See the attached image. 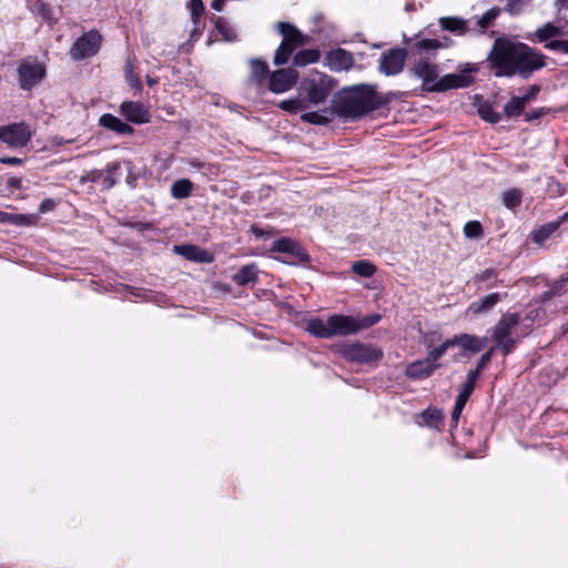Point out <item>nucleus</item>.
Listing matches in <instances>:
<instances>
[{
	"instance_id": "5fc2aeb1",
	"label": "nucleus",
	"mask_w": 568,
	"mask_h": 568,
	"mask_svg": "<svg viewBox=\"0 0 568 568\" xmlns=\"http://www.w3.org/2000/svg\"><path fill=\"white\" fill-rule=\"evenodd\" d=\"M491 354H493V348L489 349L488 352H486L485 354L481 355V357L479 358L478 363H477V366L475 369H473L471 372H477V375L479 376L480 375V372L487 366V364L490 362V358H491Z\"/></svg>"
},
{
	"instance_id": "774afa93",
	"label": "nucleus",
	"mask_w": 568,
	"mask_h": 568,
	"mask_svg": "<svg viewBox=\"0 0 568 568\" xmlns=\"http://www.w3.org/2000/svg\"><path fill=\"white\" fill-rule=\"evenodd\" d=\"M146 83H148V85L153 87V85H155L158 83V79L151 78V77H146Z\"/></svg>"
},
{
	"instance_id": "8fccbe9b",
	"label": "nucleus",
	"mask_w": 568,
	"mask_h": 568,
	"mask_svg": "<svg viewBox=\"0 0 568 568\" xmlns=\"http://www.w3.org/2000/svg\"><path fill=\"white\" fill-rule=\"evenodd\" d=\"M381 318L382 316L379 314H369L362 318H357L358 332L375 325L381 321Z\"/></svg>"
},
{
	"instance_id": "de8ad7c7",
	"label": "nucleus",
	"mask_w": 568,
	"mask_h": 568,
	"mask_svg": "<svg viewBox=\"0 0 568 568\" xmlns=\"http://www.w3.org/2000/svg\"><path fill=\"white\" fill-rule=\"evenodd\" d=\"M215 26L220 33L225 38V40L233 41L235 39L233 30L227 26V22L223 18L219 17L216 19Z\"/></svg>"
},
{
	"instance_id": "412c9836",
	"label": "nucleus",
	"mask_w": 568,
	"mask_h": 568,
	"mask_svg": "<svg viewBox=\"0 0 568 568\" xmlns=\"http://www.w3.org/2000/svg\"><path fill=\"white\" fill-rule=\"evenodd\" d=\"M438 22L443 30L453 32L456 36H464L473 30L471 19L465 20L458 17H443Z\"/></svg>"
},
{
	"instance_id": "e433bc0d",
	"label": "nucleus",
	"mask_w": 568,
	"mask_h": 568,
	"mask_svg": "<svg viewBox=\"0 0 568 568\" xmlns=\"http://www.w3.org/2000/svg\"><path fill=\"white\" fill-rule=\"evenodd\" d=\"M352 271L358 276L372 277L376 272V266L366 260H359L352 265Z\"/></svg>"
},
{
	"instance_id": "3c124183",
	"label": "nucleus",
	"mask_w": 568,
	"mask_h": 568,
	"mask_svg": "<svg viewBox=\"0 0 568 568\" xmlns=\"http://www.w3.org/2000/svg\"><path fill=\"white\" fill-rule=\"evenodd\" d=\"M545 48L551 51H558L568 54V39L567 40H551L545 44Z\"/></svg>"
},
{
	"instance_id": "0e129e2a",
	"label": "nucleus",
	"mask_w": 568,
	"mask_h": 568,
	"mask_svg": "<svg viewBox=\"0 0 568 568\" xmlns=\"http://www.w3.org/2000/svg\"><path fill=\"white\" fill-rule=\"evenodd\" d=\"M462 412L463 410H456V408L454 407V410L452 413V422L454 424V427L457 426Z\"/></svg>"
},
{
	"instance_id": "f3484780",
	"label": "nucleus",
	"mask_w": 568,
	"mask_h": 568,
	"mask_svg": "<svg viewBox=\"0 0 568 568\" xmlns=\"http://www.w3.org/2000/svg\"><path fill=\"white\" fill-rule=\"evenodd\" d=\"M120 112L130 122L136 124L150 122V112L140 102L124 101L120 105Z\"/></svg>"
},
{
	"instance_id": "b1692460",
	"label": "nucleus",
	"mask_w": 568,
	"mask_h": 568,
	"mask_svg": "<svg viewBox=\"0 0 568 568\" xmlns=\"http://www.w3.org/2000/svg\"><path fill=\"white\" fill-rule=\"evenodd\" d=\"M305 329L317 338H329L328 317H312L305 322Z\"/></svg>"
},
{
	"instance_id": "338daca9",
	"label": "nucleus",
	"mask_w": 568,
	"mask_h": 568,
	"mask_svg": "<svg viewBox=\"0 0 568 568\" xmlns=\"http://www.w3.org/2000/svg\"><path fill=\"white\" fill-rule=\"evenodd\" d=\"M252 233L256 236V237H263L265 235V232L262 230V229H258V227H253L252 229Z\"/></svg>"
},
{
	"instance_id": "79ce46f5",
	"label": "nucleus",
	"mask_w": 568,
	"mask_h": 568,
	"mask_svg": "<svg viewBox=\"0 0 568 568\" xmlns=\"http://www.w3.org/2000/svg\"><path fill=\"white\" fill-rule=\"evenodd\" d=\"M293 51L294 50L288 48L286 43L282 42L274 54V64L283 65L287 63Z\"/></svg>"
},
{
	"instance_id": "6e6d98bb",
	"label": "nucleus",
	"mask_w": 568,
	"mask_h": 568,
	"mask_svg": "<svg viewBox=\"0 0 568 568\" xmlns=\"http://www.w3.org/2000/svg\"><path fill=\"white\" fill-rule=\"evenodd\" d=\"M538 92H539V87L532 85L529 88L528 92L525 95L519 97V98L526 105V103L529 102L530 100H532L537 95Z\"/></svg>"
},
{
	"instance_id": "bb28decb",
	"label": "nucleus",
	"mask_w": 568,
	"mask_h": 568,
	"mask_svg": "<svg viewBox=\"0 0 568 568\" xmlns=\"http://www.w3.org/2000/svg\"><path fill=\"white\" fill-rule=\"evenodd\" d=\"M500 14V9L497 7L490 8L481 17L471 19V32L483 33L490 27L493 21Z\"/></svg>"
},
{
	"instance_id": "473e14b6",
	"label": "nucleus",
	"mask_w": 568,
	"mask_h": 568,
	"mask_svg": "<svg viewBox=\"0 0 568 568\" xmlns=\"http://www.w3.org/2000/svg\"><path fill=\"white\" fill-rule=\"evenodd\" d=\"M422 422H419L420 425H425L428 427H434L436 429L439 428V425L442 424L444 419V413L442 409L438 408H428L420 415Z\"/></svg>"
},
{
	"instance_id": "2eb2a0df",
	"label": "nucleus",
	"mask_w": 568,
	"mask_h": 568,
	"mask_svg": "<svg viewBox=\"0 0 568 568\" xmlns=\"http://www.w3.org/2000/svg\"><path fill=\"white\" fill-rule=\"evenodd\" d=\"M329 338L358 333L357 318L351 315L335 314L328 316Z\"/></svg>"
},
{
	"instance_id": "aec40b11",
	"label": "nucleus",
	"mask_w": 568,
	"mask_h": 568,
	"mask_svg": "<svg viewBox=\"0 0 568 568\" xmlns=\"http://www.w3.org/2000/svg\"><path fill=\"white\" fill-rule=\"evenodd\" d=\"M454 346H459L464 351L473 354L479 353L486 346L487 338L470 334H459L452 337Z\"/></svg>"
},
{
	"instance_id": "7ed1b4c3",
	"label": "nucleus",
	"mask_w": 568,
	"mask_h": 568,
	"mask_svg": "<svg viewBox=\"0 0 568 568\" xmlns=\"http://www.w3.org/2000/svg\"><path fill=\"white\" fill-rule=\"evenodd\" d=\"M336 87L337 81L334 78L322 72H313L301 82L300 94L310 110L325 103Z\"/></svg>"
},
{
	"instance_id": "423d86ee",
	"label": "nucleus",
	"mask_w": 568,
	"mask_h": 568,
	"mask_svg": "<svg viewBox=\"0 0 568 568\" xmlns=\"http://www.w3.org/2000/svg\"><path fill=\"white\" fill-rule=\"evenodd\" d=\"M278 106L292 114L302 113L301 120L310 124L325 125L331 121V118L327 115L328 109L324 111H308L301 94L293 99L283 100Z\"/></svg>"
},
{
	"instance_id": "20e7f679",
	"label": "nucleus",
	"mask_w": 568,
	"mask_h": 568,
	"mask_svg": "<svg viewBox=\"0 0 568 568\" xmlns=\"http://www.w3.org/2000/svg\"><path fill=\"white\" fill-rule=\"evenodd\" d=\"M520 322L518 313L504 314L494 327L493 338L496 347L500 348L505 354L513 352L516 341L513 337L516 327Z\"/></svg>"
},
{
	"instance_id": "4d7b16f0",
	"label": "nucleus",
	"mask_w": 568,
	"mask_h": 568,
	"mask_svg": "<svg viewBox=\"0 0 568 568\" xmlns=\"http://www.w3.org/2000/svg\"><path fill=\"white\" fill-rule=\"evenodd\" d=\"M55 206V202L52 199H45L40 204V212L45 213L48 211L53 210Z\"/></svg>"
},
{
	"instance_id": "a878e982",
	"label": "nucleus",
	"mask_w": 568,
	"mask_h": 568,
	"mask_svg": "<svg viewBox=\"0 0 568 568\" xmlns=\"http://www.w3.org/2000/svg\"><path fill=\"white\" fill-rule=\"evenodd\" d=\"M434 341H435V334L427 335L425 337V339H424V344L429 348L428 354H427L426 357L433 364H439L438 359L446 353V351L449 347H453L454 344H453V339L448 338L445 342H443L438 347L430 348L433 343H434Z\"/></svg>"
},
{
	"instance_id": "9b49d317",
	"label": "nucleus",
	"mask_w": 568,
	"mask_h": 568,
	"mask_svg": "<svg viewBox=\"0 0 568 568\" xmlns=\"http://www.w3.org/2000/svg\"><path fill=\"white\" fill-rule=\"evenodd\" d=\"M476 71L477 68L474 64H466V68L458 73H449L440 77L439 82L437 83L436 92L469 87L475 81V78L471 73Z\"/></svg>"
},
{
	"instance_id": "5701e85b",
	"label": "nucleus",
	"mask_w": 568,
	"mask_h": 568,
	"mask_svg": "<svg viewBox=\"0 0 568 568\" xmlns=\"http://www.w3.org/2000/svg\"><path fill=\"white\" fill-rule=\"evenodd\" d=\"M501 296L499 293L488 294L476 302H473L468 308L467 313L471 315H478L480 313H485L490 311L499 301Z\"/></svg>"
},
{
	"instance_id": "c756f323",
	"label": "nucleus",
	"mask_w": 568,
	"mask_h": 568,
	"mask_svg": "<svg viewBox=\"0 0 568 568\" xmlns=\"http://www.w3.org/2000/svg\"><path fill=\"white\" fill-rule=\"evenodd\" d=\"M565 221H561V216L557 221H552L550 223H547L532 233V241L539 245H542L560 226L561 223Z\"/></svg>"
},
{
	"instance_id": "09e8293b",
	"label": "nucleus",
	"mask_w": 568,
	"mask_h": 568,
	"mask_svg": "<svg viewBox=\"0 0 568 568\" xmlns=\"http://www.w3.org/2000/svg\"><path fill=\"white\" fill-rule=\"evenodd\" d=\"M189 8L191 11L192 21L194 24H197L203 11L204 4L202 0H191L189 3Z\"/></svg>"
},
{
	"instance_id": "69168bd1",
	"label": "nucleus",
	"mask_w": 568,
	"mask_h": 568,
	"mask_svg": "<svg viewBox=\"0 0 568 568\" xmlns=\"http://www.w3.org/2000/svg\"><path fill=\"white\" fill-rule=\"evenodd\" d=\"M21 179L12 178L9 180V185L12 187H20Z\"/></svg>"
},
{
	"instance_id": "13d9d810",
	"label": "nucleus",
	"mask_w": 568,
	"mask_h": 568,
	"mask_svg": "<svg viewBox=\"0 0 568 568\" xmlns=\"http://www.w3.org/2000/svg\"><path fill=\"white\" fill-rule=\"evenodd\" d=\"M0 163L7 165H20L22 163V160L14 156H0Z\"/></svg>"
},
{
	"instance_id": "c9c22d12",
	"label": "nucleus",
	"mask_w": 568,
	"mask_h": 568,
	"mask_svg": "<svg viewBox=\"0 0 568 568\" xmlns=\"http://www.w3.org/2000/svg\"><path fill=\"white\" fill-rule=\"evenodd\" d=\"M272 251L274 252H281V253H291V254H297L300 251V246L296 242L290 240V239H280L276 240L272 245Z\"/></svg>"
},
{
	"instance_id": "4be33fe9",
	"label": "nucleus",
	"mask_w": 568,
	"mask_h": 568,
	"mask_svg": "<svg viewBox=\"0 0 568 568\" xmlns=\"http://www.w3.org/2000/svg\"><path fill=\"white\" fill-rule=\"evenodd\" d=\"M250 75L247 79L248 84L261 87L268 73V65L261 59L250 60Z\"/></svg>"
},
{
	"instance_id": "f8f14e48",
	"label": "nucleus",
	"mask_w": 568,
	"mask_h": 568,
	"mask_svg": "<svg viewBox=\"0 0 568 568\" xmlns=\"http://www.w3.org/2000/svg\"><path fill=\"white\" fill-rule=\"evenodd\" d=\"M298 73L296 70L278 69L270 73L268 90L273 93L281 94L290 91L297 82Z\"/></svg>"
},
{
	"instance_id": "6ab92c4d",
	"label": "nucleus",
	"mask_w": 568,
	"mask_h": 568,
	"mask_svg": "<svg viewBox=\"0 0 568 568\" xmlns=\"http://www.w3.org/2000/svg\"><path fill=\"white\" fill-rule=\"evenodd\" d=\"M440 364H433L427 357L415 361L406 366L405 375L412 379H425L430 377Z\"/></svg>"
},
{
	"instance_id": "58836bf2",
	"label": "nucleus",
	"mask_w": 568,
	"mask_h": 568,
	"mask_svg": "<svg viewBox=\"0 0 568 568\" xmlns=\"http://www.w3.org/2000/svg\"><path fill=\"white\" fill-rule=\"evenodd\" d=\"M525 109L524 102L519 97H513L504 106V112L507 116H518Z\"/></svg>"
},
{
	"instance_id": "ea45409f",
	"label": "nucleus",
	"mask_w": 568,
	"mask_h": 568,
	"mask_svg": "<svg viewBox=\"0 0 568 568\" xmlns=\"http://www.w3.org/2000/svg\"><path fill=\"white\" fill-rule=\"evenodd\" d=\"M521 192L517 189L508 190L504 193L503 202L508 209H515L521 203Z\"/></svg>"
},
{
	"instance_id": "37998d69",
	"label": "nucleus",
	"mask_w": 568,
	"mask_h": 568,
	"mask_svg": "<svg viewBox=\"0 0 568 568\" xmlns=\"http://www.w3.org/2000/svg\"><path fill=\"white\" fill-rule=\"evenodd\" d=\"M478 377L477 372H468L466 382L463 384L459 394L469 398L475 389V384Z\"/></svg>"
},
{
	"instance_id": "680f3d73",
	"label": "nucleus",
	"mask_w": 568,
	"mask_h": 568,
	"mask_svg": "<svg viewBox=\"0 0 568 568\" xmlns=\"http://www.w3.org/2000/svg\"><path fill=\"white\" fill-rule=\"evenodd\" d=\"M224 4H225V0H212V8L215 10V11H222L223 8H224Z\"/></svg>"
},
{
	"instance_id": "2f4dec72",
	"label": "nucleus",
	"mask_w": 568,
	"mask_h": 568,
	"mask_svg": "<svg viewBox=\"0 0 568 568\" xmlns=\"http://www.w3.org/2000/svg\"><path fill=\"white\" fill-rule=\"evenodd\" d=\"M193 183L189 179H180L171 186V195L173 199L183 200L191 195Z\"/></svg>"
},
{
	"instance_id": "ddd939ff",
	"label": "nucleus",
	"mask_w": 568,
	"mask_h": 568,
	"mask_svg": "<svg viewBox=\"0 0 568 568\" xmlns=\"http://www.w3.org/2000/svg\"><path fill=\"white\" fill-rule=\"evenodd\" d=\"M120 164L110 163L104 170H92L81 178V182L101 183L104 190L113 187L120 176Z\"/></svg>"
},
{
	"instance_id": "0eeeda50",
	"label": "nucleus",
	"mask_w": 568,
	"mask_h": 568,
	"mask_svg": "<svg viewBox=\"0 0 568 568\" xmlns=\"http://www.w3.org/2000/svg\"><path fill=\"white\" fill-rule=\"evenodd\" d=\"M34 131L26 122L0 126V141L11 149H22L33 138Z\"/></svg>"
},
{
	"instance_id": "7c9ffc66",
	"label": "nucleus",
	"mask_w": 568,
	"mask_h": 568,
	"mask_svg": "<svg viewBox=\"0 0 568 568\" xmlns=\"http://www.w3.org/2000/svg\"><path fill=\"white\" fill-rule=\"evenodd\" d=\"M321 58L320 50L317 49H305L298 51L293 57V64L295 67H305L307 64L316 63Z\"/></svg>"
},
{
	"instance_id": "49530a36",
	"label": "nucleus",
	"mask_w": 568,
	"mask_h": 568,
	"mask_svg": "<svg viewBox=\"0 0 568 568\" xmlns=\"http://www.w3.org/2000/svg\"><path fill=\"white\" fill-rule=\"evenodd\" d=\"M125 80L131 88L135 89L138 92H141L142 83L138 75L133 72L131 63H128L125 67Z\"/></svg>"
},
{
	"instance_id": "9d476101",
	"label": "nucleus",
	"mask_w": 568,
	"mask_h": 568,
	"mask_svg": "<svg viewBox=\"0 0 568 568\" xmlns=\"http://www.w3.org/2000/svg\"><path fill=\"white\" fill-rule=\"evenodd\" d=\"M412 72L423 81V87L426 91L436 92L437 83L440 79L436 63L427 58H419L415 61Z\"/></svg>"
},
{
	"instance_id": "6e6552de",
	"label": "nucleus",
	"mask_w": 568,
	"mask_h": 568,
	"mask_svg": "<svg viewBox=\"0 0 568 568\" xmlns=\"http://www.w3.org/2000/svg\"><path fill=\"white\" fill-rule=\"evenodd\" d=\"M44 75V64L34 58L23 59L18 67V82L22 90H31Z\"/></svg>"
},
{
	"instance_id": "f704fd0d",
	"label": "nucleus",
	"mask_w": 568,
	"mask_h": 568,
	"mask_svg": "<svg viewBox=\"0 0 568 568\" xmlns=\"http://www.w3.org/2000/svg\"><path fill=\"white\" fill-rule=\"evenodd\" d=\"M32 222V216L24 214H11L0 211V223H8L12 225H29Z\"/></svg>"
},
{
	"instance_id": "a19ab883",
	"label": "nucleus",
	"mask_w": 568,
	"mask_h": 568,
	"mask_svg": "<svg viewBox=\"0 0 568 568\" xmlns=\"http://www.w3.org/2000/svg\"><path fill=\"white\" fill-rule=\"evenodd\" d=\"M496 282L497 273L494 268H487L475 277V283H487L486 288L494 287Z\"/></svg>"
},
{
	"instance_id": "f257e3e1",
	"label": "nucleus",
	"mask_w": 568,
	"mask_h": 568,
	"mask_svg": "<svg viewBox=\"0 0 568 568\" xmlns=\"http://www.w3.org/2000/svg\"><path fill=\"white\" fill-rule=\"evenodd\" d=\"M487 60L496 77L507 78L528 79L546 65L545 55L537 49L504 37L495 40Z\"/></svg>"
},
{
	"instance_id": "a211bd4d",
	"label": "nucleus",
	"mask_w": 568,
	"mask_h": 568,
	"mask_svg": "<svg viewBox=\"0 0 568 568\" xmlns=\"http://www.w3.org/2000/svg\"><path fill=\"white\" fill-rule=\"evenodd\" d=\"M277 29L284 38L282 42L286 43V45L293 50L310 42L308 36L303 34L288 22H278Z\"/></svg>"
},
{
	"instance_id": "dca6fc26",
	"label": "nucleus",
	"mask_w": 568,
	"mask_h": 568,
	"mask_svg": "<svg viewBox=\"0 0 568 568\" xmlns=\"http://www.w3.org/2000/svg\"><path fill=\"white\" fill-rule=\"evenodd\" d=\"M325 60L329 70L334 72L348 71L355 63L353 54L341 48L329 51Z\"/></svg>"
},
{
	"instance_id": "393cba45",
	"label": "nucleus",
	"mask_w": 568,
	"mask_h": 568,
	"mask_svg": "<svg viewBox=\"0 0 568 568\" xmlns=\"http://www.w3.org/2000/svg\"><path fill=\"white\" fill-rule=\"evenodd\" d=\"M99 123L103 128H106V129H109L111 131H114V132H116L119 134H131V133H133V128L130 124L123 122L119 118H116V116H114L112 114H109V113L103 114L100 118Z\"/></svg>"
},
{
	"instance_id": "39448f33",
	"label": "nucleus",
	"mask_w": 568,
	"mask_h": 568,
	"mask_svg": "<svg viewBox=\"0 0 568 568\" xmlns=\"http://www.w3.org/2000/svg\"><path fill=\"white\" fill-rule=\"evenodd\" d=\"M338 352L344 359L359 364H371L383 358L381 348L359 342L345 343L338 347Z\"/></svg>"
},
{
	"instance_id": "1a4fd4ad",
	"label": "nucleus",
	"mask_w": 568,
	"mask_h": 568,
	"mask_svg": "<svg viewBox=\"0 0 568 568\" xmlns=\"http://www.w3.org/2000/svg\"><path fill=\"white\" fill-rule=\"evenodd\" d=\"M101 45V36L98 31L91 30L77 39L70 50L73 60L79 61L94 55Z\"/></svg>"
},
{
	"instance_id": "cd10ccee",
	"label": "nucleus",
	"mask_w": 568,
	"mask_h": 568,
	"mask_svg": "<svg viewBox=\"0 0 568 568\" xmlns=\"http://www.w3.org/2000/svg\"><path fill=\"white\" fill-rule=\"evenodd\" d=\"M175 251L179 252L181 255L185 256L190 261H196V262H211L212 257L207 253V251L200 248L194 245H182V246H175Z\"/></svg>"
},
{
	"instance_id": "603ef678",
	"label": "nucleus",
	"mask_w": 568,
	"mask_h": 568,
	"mask_svg": "<svg viewBox=\"0 0 568 568\" xmlns=\"http://www.w3.org/2000/svg\"><path fill=\"white\" fill-rule=\"evenodd\" d=\"M416 47L423 51L435 50L440 47V42L434 39H423L416 43Z\"/></svg>"
},
{
	"instance_id": "e2e57ef3",
	"label": "nucleus",
	"mask_w": 568,
	"mask_h": 568,
	"mask_svg": "<svg viewBox=\"0 0 568 568\" xmlns=\"http://www.w3.org/2000/svg\"><path fill=\"white\" fill-rule=\"evenodd\" d=\"M135 175H133V173L131 172V164L129 163V174L126 176V183L131 186V187H134L135 186Z\"/></svg>"
},
{
	"instance_id": "a18cd8bd",
	"label": "nucleus",
	"mask_w": 568,
	"mask_h": 568,
	"mask_svg": "<svg viewBox=\"0 0 568 568\" xmlns=\"http://www.w3.org/2000/svg\"><path fill=\"white\" fill-rule=\"evenodd\" d=\"M478 112L481 119L487 122L497 123L500 120V115L497 112H495L489 104L480 105Z\"/></svg>"
},
{
	"instance_id": "bf43d9fd",
	"label": "nucleus",
	"mask_w": 568,
	"mask_h": 568,
	"mask_svg": "<svg viewBox=\"0 0 568 568\" xmlns=\"http://www.w3.org/2000/svg\"><path fill=\"white\" fill-rule=\"evenodd\" d=\"M567 282V278H561L560 281L556 282L554 285V288L547 293H545L546 297H550L557 293L564 287V284Z\"/></svg>"
},
{
	"instance_id": "c03bdc74",
	"label": "nucleus",
	"mask_w": 568,
	"mask_h": 568,
	"mask_svg": "<svg viewBox=\"0 0 568 568\" xmlns=\"http://www.w3.org/2000/svg\"><path fill=\"white\" fill-rule=\"evenodd\" d=\"M481 233L483 227L478 221H469L464 225V234L468 239H477Z\"/></svg>"
},
{
	"instance_id": "864d4df0",
	"label": "nucleus",
	"mask_w": 568,
	"mask_h": 568,
	"mask_svg": "<svg viewBox=\"0 0 568 568\" xmlns=\"http://www.w3.org/2000/svg\"><path fill=\"white\" fill-rule=\"evenodd\" d=\"M529 1L530 0H510L507 3V10L511 14H517L520 12V10L523 9L524 6H527L529 3Z\"/></svg>"
},
{
	"instance_id": "f03ea898",
	"label": "nucleus",
	"mask_w": 568,
	"mask_h": 568,
	"mask_svg": "<svg viewBox=\"0 0 568 568\" xmlns=\"http://www.w3.org/2000/svg\"><path fill=\"white\" fill-rule=\"evenodd\" d=\"M384 103L374 85L359 84L347 90L339 102V112L344 116L356 119L379 109Z\"/></svg>"
},
{
	"instance_id": "c85d7f7f",
	"label": "nucleus",
	"mask_w": 568,
	"mask_h": 568,
	"mask_svg": "<svg viewBox=\"0 0 568 568\" xmlns=\"http://www.w3.org/2000/svg\"><path fill=\"white\" fill-rule=\"evenodd\" d=\"M257 267L255 264L244 265L232 276V281L237 285H247L250 283H255L257 280Z\"/></svg>"
},
{
	"instance_id": "4c0bfd02",
	"label": "nucleus",
	"mask_w": 568,
	"mask_h": 568,
	"mask_svg": "<svg viewBox=\"0 0 568 568\" xmlns=\"http://www.w3.org/2000/svg\"><path fill=\"white\" fill-rule=\"evenodd\" d=\"M28 7L33 13L41 16L47 21L52 20L51 10L43 1L28 0Z\"/></svg>"
},
{
	"instance_id": "4468645a",
	"label": "nucleus",
	"mask_w": 568,
	"mask_h": 568,
	"mask_svg": "<svg viewBox=\"0 0 568 568\" xmlns=\"http://www.w3.org/2000/svg\"><path fill=\"white\" fill-rule=\"evenodd\" d=\"M406 55V50L400 48L383 53L379 60V71L387 77L398 74L404 68Z\"/></svg>"
},
{
	"instance_id": "052dcab7",
	"label": "nucleus",
	"mask_w": 568,
	"mask_h": 568,
	"mask_svg": "<svg viewBox=\"0 0 568 568\" xmlns=\"http://www.w3.org/2000/svg\"><path fill=\"white\" fill-rule=\"evenodd\" d=\"M468 399H469L468 397L458 394V396L456 398L455 406H454L456 408V410H463Z\"/></svg>"
},
{
	"instance_id": "72a5a7b5",
	"label": "nucleus",
	"mask_w": 568,
	"mask_h": 568,
	"mask_svg": "<svg viewBox=\"0 0 568 568\" xmlns=\"http://www.w3.org/2000/svg\"><path fill=\"white\" fill-rule=\"evenodd\" d=\"M562 31L551 22L545 23L536 30V37L539 42H546L555 37L561 36Z\"/></svg>"
}]
</instances>
